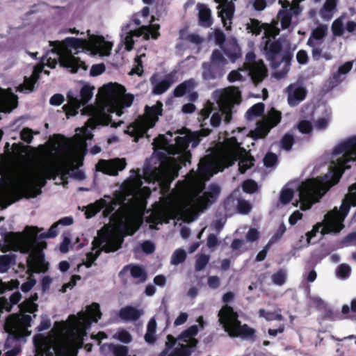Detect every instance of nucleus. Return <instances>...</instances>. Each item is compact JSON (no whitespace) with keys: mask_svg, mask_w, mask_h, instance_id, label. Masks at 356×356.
<instances>
[{"mask_svg":"<svg viewBox=\"0 0 356 356\" xmlns=\"http://www.w3.org/2000/svg\"><path fill=\"white\" fill-rule=\"evenodd\" d=\"M286 231V227L284 224L280 225L277 232L274 234V235L270 238L268 241V245H272L275 243L278 240H280Z\"/></svg>","mask_w":356,"mask_h":356,"instance_id":"47","label":"nucleus"},{"mask_svg":"<svg viewBox=\"0 0 356 356\" xmlns=\"http://www.w3.org/2000/svg\"><path fill=\"white\" fill-rule=\"evenodd\" d=\"M35 284V280L34 279L30 278L28 281L23 283L21 289L24 292L29 291L33 286Z\"/></svg>","mask_w":356,"mask_h":356,"instance_id":"61","label":"nucleus"},{"mask_svg":"<svg viewBox=\"0 0 356 356\" xmlns=\"http://www.w3.org/2000/svg\"><path fill=\"white\" fill-rule=\"evenodd\" d=\"M223 51L232 63H234L241 56V49L236 40L227 43Z\"/></svg>","mask_w":356,"mask_h":356,"instance_id":"23","label":"nucleus"},{"mask_svg":"<svg viewBox=\"0 0 356 356\" xmlns=\"http://www.w3.org/2000/svg\"><path fill=\"white\" fill-rule=\"evenodd\" d=\"M64 101V97L60 94H56L53 95L50 99V104L54 106L60 105Z\"/></svg>","mask_w":356,"mask_h":356,"instance_id":"58","label":"nucleus"},{"mask_svg":"<svg viewBox=\"0 0 356 356\" xmlns=\"http://www.w3.org/2000/svg\"><path fill=\"white\" fill-rule=\"evenodd\" d=\"M19 282L16 280H12L8 282L0 281V293H3L7 291L17 288Z\"/></svg>","mask_w":356,"mask_h":356,"instance_id":"38","label":"nucleus"},{"mask_svg":"<svg viewBox=\"0 0 356 356\" xmlns=\"http://www.w3.org/2000/svg\"><path fill=\"white\" fill-rule=\"evenodd\" d=\"M101 351L105 356H127L129 350L124 346L105 343L101 346Z\"/></svg>","mask_w":356,"mask_h":356,"instance_id":"22","label":"nucleus"},{"mask_svg":"<svg viewBox=\"0 0 356 356\" xmlns=\"http://www.w3.org/2000/svg\"><path fill=\"white\" fill-rule=\"evenodd\" d=\"M129 269L131 276L137 279L138 282H144L146 278V273L143 268L139 266L131 265L127 267Z\"/></svg>","mask_w":356,"mask_h":356,"instance_id":"32","label":"nucleus"},{"mask_svg":"<svg viewBox=\"0 0 356 356\" xmlns=\"http://www.w3.org/2000/svg\"><path fill=\"white\" fill-rule=\"evenodd\" d=\"M80 280L81 277L79 275H73L71 278V280L63 286L60 291L65 293L67 289H72L76 285V281Z\"/></svg>","mask_w":356,"mask_h":356,"instance_id":"54","label":"nucleus"},{"mask_svg":"<svg viewBox=\"0 0 356 356\" xmlns=\"http://www.w3.org/2000/svg\"><path fill=\"white\" fill-rule=\"evenodd\" d=\"M186 40L194 44H200L202 42V39L197 34H189L186 37Z\"/></svg>","mask_w":356,"mask_h":356,"instance_id":"63","label":"nucleus"},{"mask_svg":"<svg viewBox=\"0 0 356 356\" xmlns=\"http://www.w3.org/2000/svg\"><path fill=\"white\" fill-rule=\"evenodd\" d=\"M219 322L231 337H240L245 340L254 339L255 331L246 324L241 325L238 314L231 307L225 305L218 313Z\"/></svg>","mask_w":356,"mask_h":356,"instance_id":"11","label":"nucleus"},{"mask_svg":"<svg viewBox=\"0 0 356 356\" xmlns=\"http://www.w3.org/2000/svg\"><path fill=\"white\" fill-rule=\"evenodd\" d=\"M237 209L238 213L241 214H247L251 211L252 207L249 202L240 200L238 203Z\"/></svg>","mask_w":356,"mask_h":356,"instance_id":"49","label":"nucleus"},{"mask_svg":"<svg viewBox=\"0 0 356 356\" xmlns=\"http://www.w3.org/2000/svg\"><path fill=\"white\" fill-rule=\"evenodd\" d=\"M219 111L214 112L210 120L213 127H218L222 120L229 122L232 119V109L235 104L240 102L241 92L237 88L228 87L216 90L213 93ZM214 104L207 102L199 113L198 120L201 123L200 131H191L186 128L175 131L178 134L172 138V133L168 131L165 135H159L154 140V149L165 150L172 155L167 162H163L159 168L151 172L145 171L144 179L152 185V189H160L162 195L160 201L156 202L152 210L146 213V222L150 229L159 228V224L168 223L170 219H181L184 222H192L207 207L213 204L220 193V188L212 185L202 195L200 193L204 188V183L211 177L225 168L231 165L235 161H238V170L244 173L253 165L254 159L251 155L238 142L236 136L226 138L213 154L207 155L200 160L197 172L192 170L186 179L179 181L175 188L168 195L171 182L178 176L181 165L190 163L191 153L187 150L189 143L196 147L200 136H207L210 129L206 128L209 117L214 111Z\"/></svg>","mask_w":356,"mask_h":356,"instance_id":"1","label":"nucleus"},{"mask_svg":"<svg viewBox=\"0 0 356 356\" xmlns=\"http://www.w3.org/2000/svg\"><path fill=\"white\" fill-rule=\"evenodd\" d=\"M338 0H326L320 10L321 17L325 20L330 19L334 13Z\"/></svg>","mask_w":356,"mask_h":356,"instance_id":"25","label":"nucleus"},{"mask_svg":"<svg viewBox=\"0 0 356 356\" xmlns=\"http://www.w3.org/2000/svg\"><path fill=\"white\" fill-rule=\"evenodd\" d=\"M114 338L125 343H129L131 341V336L126 330L118 332L114 335Z\"/></svg>","mask_w":356,"mask_h":356,"instance_id":"48","label":"nucleus"},{"mask_svg":"<svg viewBox=\"0 0 356 356\" xmlns=\"http://www.w3.org/2000/svg\"><path fill=\"white\" fill-rule=\"evenodd\" d=\"M127 165L125 159L115 158L109 160L102 159L96 164V170L111 176H115Z\"/></svg>","mask_w":356,"mask_h":356,"instance_id":"17","label":"nucleus"},{"mask_svg":"<svg viewBox=\"0 0 356 356\" xmlns=\"http://www.w3.org/2000/svg\"><path fill=\"white\" fill-rule=\"evenodd\" d=\"M197 322L198 325H191L179 335L178 343L174 337L168 335L165 348L161 353V356H189L191 354V348H194L197 343L195 337L204 327L202 316H199Z\"/></svg>","mask_w":356,"mask_h":356,"instance_id":"10","label":"nucleus"},{"mask_svg":"<svg viewBox=\"0 0 356 356\" xmlns=\"http://www.w3.org/2000/svg\"><path fill=\"white\" fill-rule=\"evenodd\" d=\"M141 176L137 173L126 181L120 191L114 197L105 195L90 204L86 213L87 218L94 216L102 209L104 216L111 217V225L105 226L97 233L92 241V252L88 253L87 261L79 264L78 270L85 265L90 268L102 250L106 252L118 250L127 235H132L141 222V213L146 206V200L150 195V187L142 186Z\"/></svg>","mask_w":356,"mask_h":356,"instance_id":"3","label":"nucleus"},{"mask_svg":"<svg viewBox=\"0 0 356 356\" xmlns=\"http://www.w3.org/2000/svg\"><path fill=\"white\" fill-rule=\"evenodd\" d=\"M99 305L92 303L76 315H70L65 321L55 322L47 337L34 339L36 355L76 356L81 346L86 330L101 318Z\"/></svg>","mask_w":356,"mask_h":356,"instance_id":"4","label":"nucleus"},{"mask_svg":"<svg viewBox=\"0 0 356 356\" xmlns=\"http://www.w3.org/2000/svg\"><path fill=\"white\" fill-rule=\"evenodd\" d=\"M97 106H87L82 115L90 117L86 125L76 129L74 137L68 140L58 155L33 164L13 165L0 160V206L4 208L21 196L35 197L41 193L47 179L68 174L82 163L86 151V140L91 139V130L97 125L111 122V114L120 116V84L108 83L98 91Z\"/></svg>","mask_w":356,"mask_h":356,"instance_id":"2","label":"nucleus"},{"mask_svg":"<svg viewBox=\"0 0 356 356\" xmlns=\"http://www.w3.org/2000/svg\"><path fill=\"white\" fill-rule=\"evenodd\" d=\"M258 188L257 184L251 179L246 180L243 184V190L248 193H252Z\"/></svg>","mask_w":356,"mask_h":356,"instance_id":"44","label":"nucleus"},{"mask_svg":"<svg viewBox=\"0 0 356 356\" xmlns=\"http://www.w3.org/2000/svg\"><path fill=\"white\" fill-rule=\"evenodd\" d=\"M330 120V113L326 111L325 114L318 118L315 122V127L318 130H323L327 127Z\"/></svg>","mask_w":356,"mask_h":356,"instance_id":"37","label":"nucleus"},{"mask_svg":"<svg viewBox=\"0 0 356 356\" xmlns=\"http://www.w3.org/2000/svg\"><path fill=\"white\" fill-rule=\"evenodd\" d=\"M163 104L160 102L152 106H147L145 113L140 115L134 122L130 124L126 130V133L134 137V141L143 136L149 129L152 128L162 115Z\"/></svg>","mask_w":356,"mask_h":356,"instance_id":"13","label":"nucleus"},{"mask_svg":"<svg viewBox=\"0 0 356 356\" xmlns=\"http://www.w3.org/2000/svg\"><path fill=\"white\" fill-rule=\"evenodd\" d=\"M159 25L151 24L149 26H142L136 30H129L127 27H123L122 30L121 38L125 45L127 51H131L134 48V37L143 36L145 40H148L150 36L156 39L159 35Z\"/></svg>","mask_w":356,"mask_h":356,"instance_id":"14","label":"nucleus"},{"mask_svg":"<svg viewBox=\"0 0 356 356\" xmlns=\"http://www.w3.org/2000/svg\"><path fill=\"white\" fill-rule=\"evenodd\" d=\"M287 101L290 106H296L302 102L306 97L307 90L300 83L290 84L286 88Z\"/></svg>","mask_w":356,"mask_h":356,"instance_id":"20","label":"nucleus"},{"mask_svg":"<svg viewBox=\"0 0 356 356\" xmlns=\"http://www.w3.org/2000/svg\"><path fill=\"white\" fill-rule=\"evenodd\" d=\"M356 205V183L349 188L348 193L345 197L341 207L334 208L329 211L324 218L323 222L317 223L314 226L311 232L306 234V246L310 243H314L316 241L312 239L317 237L319 234L318 240L321 237L330 233H338L344 227L343 222L348 215L350 207Z\"/></svg>","mask_w":356,"mask_h":356,"instance_id":"8","label":"nucleus"},{"mask_svg":"<svg viewBox=\"0 0 356 356\" xmlns=\"http://www.w3.org/2000/svg\"><path fill=\"white\" fill-rule=\"evenodd\" d=\"M246 240L248 242H254L259 238V232L257 229L251 228L246 234Z\"/></svg>","mask_w":356,"mask_h":356,"instance_id":"55","label":"nucleus"},{"mask_svg":"<svg viewBox=\"0 0 356 356\" xmlns=\"http://www.w3.org/2000/svg\"><path fill=\"white\" fill-rule=\"evenodd\" d=\"M356 165V136L339 143L333 149L328 172L323 177L306 180L298 187V202L302 211L309 209L318 202L329 188L340 179L343 171Z\"/></svg>","mask_w":356,"mask_h":356,"instance_id":"6","label":"nucleus"},{"mask_svg":"<svg viewBox=\"0 0 356 356\" xmlns=\"http://www.w3.org/2000/svg\"><path fill=\"white\" fill-rule=\"evenodd\" d=\"M302 217V214L299 211H294L289 217V222L290 225H295L299 220H300Z\"/></svg>","mask_w":356,"mask_h":356,"instance_id":"59","label":"nucleus"},{"mask_svg":"<svg viewBox=\"0 0 356 356\" xmlns=\"http://www.w3.org/2000/svg\"><path fill=\"white\" fill-rule=\"evenodd\" d=\"M105 70L104 64L94 65L90 69V74L92 76H98L102 74Z\"/></svg>","mask_w":356,"mask_h":356,"instance_id":"56","label":"nucleus"},{"mask_svg":"<svg viewBox=\"0 0 356 356\" xmlns=\"http://www.w3.org/2000/svg\"><path fill=\"white\" fill-rule=\"evenodd\" d=\"M277 157L275 154L268 153L264 159V163L266 167H273L277 163Z\"/></svg>","mask_w":356,"mask_h":356,"instance_id":"50","label":"nucleus"},{"mask_svg":"<svg viewBox=\"0 0 356 356\" xmlns=\"http://www.w3.org/2000/svg\"><path fill=\"white\" fill-rule=\"evenodd\" d=\"M353 63L346 62L338 69V72L334 75L333 79H335L336 83L339 82L340 75H345L352 69Z\"/></svg>","mask_w":356,"mask_h":356,"instance_id":"40","label":"nucleus"},{"mask_svg":"<svg viewBox=\"0 0 356 356\" xmlns=\"http://www.w3.org/2000/svg\"><path fill=\"white\" fill-rule=\"evenodd\" d=\"M58 226V223L55 222L53 224L47 232L43 233L40 234V236L44 238H54L55 237L58 232H57V227Z\"/></svg>","mask_w":356,"mask_h":356,"instance_id":"52","label":"nucleus"},{"mask_svg":"<svg viewBox=\"0 0 356 356\" xmlns=\"http://www.w3.org/2000/svg\"><path fill=\"white\" fill-rule=\"evenodd\" d=\"M145 57V54L144 53L140 54L139 56H138L135 58V66L132 69L131 73L132 74H136L138 75H141L143 70V58Z\"/></svg>","mask_w":356,"mask_h":356,"instance_id":"42","label":"nucleus"},{"mask_svg":"<svg viewBox=\"0 0 356 356\" xmlns=\"http://www.w3.org/2000/svg\"><path fill=\"white\" fill-rule=\"evenodd\" d=\"M188 315L186 312L181 313L175 320L174 324L176 326L184 324L188 319Z\"/></svg>","mask_w":356,"mask_h":356,"instance_id":"60","label":"nucleus"},{"mask_svg":"<svg viewBox=\"0 0 356 356\" xmlns=\"http://www.w3.org/2000/svg\"><path fill=\"white\" fill-rule=\"evenodd\" d=\"M296 58L300 64H305L307 62L308 56L306 51L300 50L297 53Z\"/></svg>","mask_w":356,"mask_h":356,"instance_id":"62","label":"nucleus"},{"mask_svg":"<svg viewBox=\"0 0 356 356\" xmlns=\"http://www.w3.org/2000/svg\"><path fill=\"white\" fill-rule=\"evenodd\" d=\"M17 106V97L9 89L0 88V112L10 113Z\"/></svg>","mask_w":356,"mask_h":356,"instance_id":"21","label":"nucleus"},{"mask_svg":"<svg viewBox=\"0 0 356 356\" xmlns=\"http://www.w3.org/2000/svg\"><path fill=\"white\" fill-rule=\"evenodd\" d=\"M197 8L200 25L204 27L210 26L212 24L210 9L204 4L198 5Z\"/></svg>","mask_w":356,"mask_h":356,"instance_id":"27","label":"nucleus"},{"mask_svg":"<svg viewBox=\"0 0 356 356\" xmlns=\"http://www.w3.org/2000/svg\"><path fill=\"white\" fill-rule=\"evenodd\" d=\"M267 69L261 60H256L254 53L250 51L246 54L245 67L232 70L228 75L231 82L243 81L250 77L254 83L261 82L267 76Z\"/></svg>","mask_w":356,"mask_h":356,"instance_id":"12","label":"nucleus"},{"mask_svg":"<svg viewBox=\"0 0 356 356\" xmlns=\"http://www.w3.org/2000/svg\"><path fill=\"white\" fill-rule=\"evenodd\" d=\"M38 299L37 293L31 295L20 305L19 314H13L7 318L4 326L8 333L15 338L30 335L29 327H31L32 316L26 313L33 314L38 310V306L35 302Z\"/></svg>","mask_w":356,"mask_h":356,"instance_id":"9","label":"nucleus"},{"mask_svg":"<svg viewBox=\"0 0 356 356\" xmlns=\"http://www.w3.org/2000/svg\"><path fill=\"white\" fill-rule=\"evenodd\" d=\"M294 195V191L291 188L285 187L284 188L280 195V201L282 204H286L289 203Z\"/></svg>","mask_w":356,"mask_h":356,"instance_id":"35","label":"nucleus"},{"mask_svg":"<svg viewBox=\"0 0 356 356\" xmlns=\"http://www.w3.org/2000/svg\"><path fill=\"white\" fill-rule=\"evenodd\" d=\"M236 0H215L218 3L217 6L218 15L221 18L227 30L231 29V20L234 13V3Z\"/></svg>","mask_w":356,"mask_h":356,"instance_id":"18","label":"nucleus"},{"mask_svg":"<svg viewBox=\"0 0 356 356\" xmlns=\"http://www.w3.org/2000/svg\"><path fill=\"white\" fill-rule=\"evenodd\" d=\"M343 23L342 17L335 19L332 24V31L335 36H340L343 33Z\"/></svg>","mask_w":356,"mask_h":356,"instance_id":"39","label":"nucleus"},{"mask_svg":"<svg viewBox=\"0 0 356 356\" xmlns=\"http://www.w3.org/2000/svg\"><path fill=\"white\" fill-rule=\"evenodd\" d=\"M40 231L37 227H26V234H10L8 238L11 250L22 253L29 252L27 263L30 270L34 273L44 272L47 269V264L44 261L42 252L47 244L44 241H38L36 238Z\"/></svg>","mask_w":356,"mask_h":356,"instance_id":"7","label":"nucleus"},{"mask_svg":"<svg viewBox=\"0 0 356 356\" xmlns=\"http://www.w3.org/2000/svg\"><path fill=\"white\" fill-rule=\"evenodd\" d=\"M95 88L89 85H85L82 87L80 92L81 99L72 96L71 93L67 95L68 103L63 106L67 115H75L78 109L81 105L88 102L93 97V91Z\"/></svg>","mask_w":356,"mask_h":356,"instance_id":"15","label":"nucleus"},{"mask_svg":"<svg viewBox=\"0 0 356 356\" xmlns=\"http://www.w3.org/2000/svg\"><path fill=\"white\" fill-rule=\"evenodd\" d=\"M264 111V104L262 103H258L254 104L250 108H249L246 113V117L248 120H252L253 118L259 116L263 113Z\"/></svg>","mask_w":356,"mask_h":356,"instance_id":"33","label":"nucleus"},{"mask_svg":"<svg viewBox=\"0 0 356 356\" xmlns=\"http://www.w3.org/2000/svg\"><path fill=\"white\" fill-rule=\"evenodd\" d=\"M186 252L184 249H177L171 257L170 263L172 265H178L185 261Z\"/></svg>","mask_w":356,"mask_h":356,"instance_id":"34","label":"nucleus"},{"mask_svg":"<svg viewBox=\"0 0 356 356\" xmlns=\"http://www.w3.org/2000/svg\"><path fill=\"white\" fill-rule=\"evenodd\" d=\"M281 120V113L275 108H271L268 115L260 122H257L253 132V136L263 138L267 135L270 129L276 126Z\"/></svg>","mask_w":356,"mask_h":356,"instance_id":"16","label":"nucleus"},{"mask_svg":"<svg viewBox=\"0 0 356 356\" xmlns=\"http://www.w3.org/2000/svg\"><path fill=\"white\" fill-rule=\"evenodd\" d=\"M33 131L29 128H24L21 131V139L27 143H30L33 139Z\"/></svg>","mask_w":356,"mask_h":356,"instance_id":"51","label":"nucleus"},{"mask_svg":"<svg viewBox=\"0 0 356 356\" xmlns=\"http://www.w3.org/2000/svg\"><path fill=\"white\" fill-rule=\"evenodd\" d=\"M350 272V268L349 266L341 264L338 268L337 275L341 278H346L349 275Z\"/></svg>","mask_w":356,"mask_h":356,"instance_id":"53","label":"nucleus"},{"mask_svg":"<svg viewBox=\"0 0 356 356\" xmlns=\"http://www.w3.org/2000/svg\"><path fill=\"white\" fill-rule=\"evenodd\" d=\"M16 263L13 253L0 255V273H6Z\"/></svg>","mask_w":356,"mask_h":356,"instance_id":"28","label":"nucleus"},{"mask_svg":"<svg viewBox=\"0 0 356 356\" xmlns=\"http://www.w3.org/2000/svg\"><path fill=\"white\" fill-rule=\"evenodd\" d=\"M50 45L53 46L52 49L47 51L42 58L41 63L35 66L32 75L29 78L25 77L24 83L18 86L17 90L24 92L32 91L44 66L54 68L59 63L61 67L73 73L79 68L86 70L84 62L74 55L85 52L91 56H108L111 54L113 42L102 36L92 35L88 40L67 38L61 42H50Z\"/></svg>","mask_w":356,"mask_h":356,"instance_id":"5","label":"nucleus"},{"mask_svg":"<svg viewBox=\"0 0 356 356\" xmlns=\"http://www.w3.org/2000/svg\"><path fill=\"white\" fill-rule=\"evenodd\" d=\"M203 71H202V76L205 80H209L214 78L213 75L211 74L210 71V66L207 63H204L202 65Z\"/></svg>","mask_w":356,"mask_h":356,"instance_id":"57","label":"nucleus"},{"mask_svg":"<svg viewBox=\"0 0 356 356\" xmlns=\"http://www.w3.org/2000/svg\"><path fill=\"white\" fill-rule=\"evenodd\" d=\"M343 242L348 245H356V232L348 235Z\"/></svg>","mask_w":356,"mask_h":356,"instance_id":"64","label":"nucleus"},{"mask_svg":"<svg viewBox=\"0 0 356 356\" xmlns=\"http://www.w3.org/2000/svg\"><path fill=\"white\" fill-rule=\"evenodd\" d=\"M211 61L213 64L224 65L227 61L220 50H216L212 53Z\"/></svg>","mask_w":356,"mask_h":356,"instance_id":"41","label":"nucleus"},{"mask_svg":"<svg viewBox=\"0 0 356 356\" xmlns=\"http://www.w3.org/2000/svg\"><path fill=\"white\" fill-rule=\"evenodd\" d=\"M293 137L290 134H285L281 140V147L289 150L293 144Z\"/></svg>","mask_w":356,"mask_h":356,"instance_id":"46","label":"nucleus"},{"mask_svg":"<svg viewBox=\"0 0 356 356\" xmlns=\"http://www.w3.org/2000/svg\"><path fill=\"white\" fill-rule=\"evenodd\" d=\"M286 277V272L284 270H280L272 275V281L275 284L282 286L285 283Z\"/></svg>","mask_w":356,"mask_h":356,"instance_id":"36","label":"nucleus"},{"mask_svg":"<svg viewBox=\"0 0 356 356\" xmlns=\"http://www.w3.org/2000/svg\"><path fill=\"white\" fill-rule=\"evenodd\" d=\"M172 73L164 74L161 73L154 74L150 79L152 86V93L161 95L166 92L171 84L174 82Z\"/></svg>","mask_w":356,"mask_h":356,"instance_id":"19","label":"nucleus"},{"mask_svg":"<svg viewBox=\"0 0 356 356\" xmlns=\"http://www.w3.org/2000/svg\"><path fill=\"white\" fill-rule=\"evenodd\" d=\"M298 129L302 134H309L312 130V125L310 121L302 120L298 124Z\"/></svg>","mask_w":356,"mask_h":356,"instance_id":"43","label":"nucleus"},{"mask_svg":"<svg viewBox=\"0 0 356 356\" xmlns=\"http://www.w3.org/2000/svg\"><path fill=\"white\" fill-rule=\"evenodd\" d=\"M197 83L194 79H189L179 84L174 91L175 97H182L187 92H190L195 86Z\"/></svg>","mask_w":356,"mask_h":356,"instance_id":"29","label":"nucleus"},{"mask_svg":"<svg viewBox=\"0 0 356 356\" xmlns=\"http://www.w3.org/2000/svg\"><path fill=\"white\" fill-rule=\"evenodd\" d=\"M327 27L325 25H320L316 27L312 32V35L308 40L309 46L316 45L317 43H321L322 39L325 35Z\"/></svg>","mask_w":356,"mask_h":356,"instance_id":"26","label":"nucleus"},{"mask_svg":"<svg viewBox=\"0 0 356 356\" xmlns=\"http://www.w3.org/2000/svg\"><path fill=\"white\" fill-rule=\"evenodd\" d=\"M209 256L206 254H202L198 257L195 264V269L197 271L202 270L209 263Z\"/></svg>","mask_w":356,"mask_h":356,"instance_id":"45","label":"nucleus"},{"mask_svg":"<svg viewBox=\"0 0 356 356\" xmlns=\"http://www.w3.org/2000/svg\"><path fill=\"white\" fill-rule=\"evenodd\" d=\"M259 316L261 318H265L268 321H282L284 320V317L281 314L280 309H275L273 312L267 311L264 309H260L259 310Z\"/></svg>","mask_w":356,"mask_h":356,"instance_id":"30","label":"nucleus"},{"mask_svg":"<svg viewBox=\"0 0 356 356\" xmlns=\"http://www.w3.org/2000/svg\"><path fill=\"white\" fill-rule=\"evenodd\" d=\"M142 314V310H139L131 306L122 308L119 312V316L124 321H135Z\"/></svg>","mask_w":356,"mask_h":356,"instance_id":"24","label":"nucleus"},{"mask_svg":"<svg viewBox=\"0 0 356 356\" xmlns=\"http://www.w3.org/2000/svg\"><path fill=\"white\" fill-rule=\"evenodd\" d=\"M156 323L155 318H152L149 320L147 326V332L145 335V340L146 341V342L149 343H153L156 341Z\"/></svg>","mask_w":356,"mask_h":356,"instance_id":"31","label":"nucleus"}]
</instances>
